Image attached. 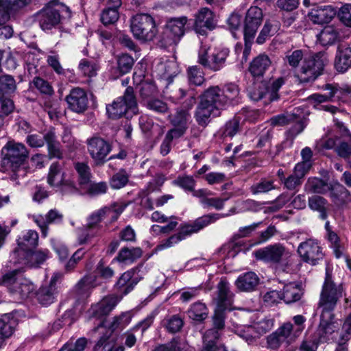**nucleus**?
Returning a JSON list of instances; mask_svg holds the SVG:
<instances>
[{"mask_svg": "<svg viewBox=\"0 0 351 351\" xmlns=\"http://www.w3.org/2000/svg\"><path fill=\"white\" fill-rule=\"evenodd\" d=\"M344 289L342 284H337L333 282L330 275L326 271V276L319 302V310L320 311V330L327 334L331 329L330 326L335 327V324L332 313L338 300L343 297Z\"/></svg>", "mask_w": 351, "mask_h": 351, "instance_id": "nucleus-2", "label": "nucleus"}, {"mask_svg": "<svg viewBox=\"0 0 351 351\" xmlns=\"http://www.w3.org/2000/svg\"><path fill=\"white\" fill-rule=\"evenodd\" d=\"M27 143L32 147H42L46 142L50 158H60L61 153L56 140L53 129H50L45 134L34 133L27 135Z\"/></svg>", "mask_w": 351, "mask_h": 351, "instance_id": "nucleus-13", "label": "nucleus"}, {"mask_svg": "<svg viewBox=\"0 0 351 351\" xmlns=\"http://www.w3.org/2000/svg\"><path fill=\"white\" fill-rule=\"evenodd\" d=\"M216 20L213 12L208 8H202L195 16V29L201 34L205 33L204 27L209 29L215 28Z\"/></svg>", "mask_w": 351, "mask_h": 351, "instance_id": "nucleus-30", "label": "nucleus"}, {"mask_svg": "<svg viewBox=\"0 0 351 351\" xmlns=\"http://www.w3.org/2000/svg\"><path fill=\"white\" fill-rule=\"evenodd\" d=\"M186 22L185 16L169 19L161 36L162 45L165 47L176 45L185 33Z\"/></svg>", "mask_w": 351, "mask_h": 351, "instance_id": "nucleus-12", "label": "nucleus"}, {"mask_svg": "<svg viewBox=\"0 0 351 351\" xmlns=\"http://www.w3.org/2000/svg\"><path fill=\"white\" fill-rule=\"evenodd\" d=\"M14 321L10 319V317L5 315L0 319V348L4 344L7 339L12 336L14 332Z\"/></svg>", "mask_w": 351, "mask_h": 351, "instance_id": "nucleus-46", "label": "nucleus"}, {"mask_svg": "<svg viewBox=\"0 0 351 351\" xmlns=\"http://www.w3.org/2000/svg\"><path fill=\"white\" fill-rule=\"evenodd\" d=\"M118 70L121 75L128 73L134 64V59L128 54H122L117 60Z\"/></svg>", "mask_w": 351, "mask_h": 351, "instance_id": "nucleus-61", "label": "nucleus"}, {"mask_svg": "<svg viewBox=\"0 0 351 351\" xmlns=\"http://www.w3.org/2000/svg\"><path fill=\"white\" fill-rule=\"evenodd\" d=\"M154 351H191V348L184 340L174 338L168 343L159 346Z\"/></svg>", "mask_w": 351, "mask_h": 351, "instance_id": "nucleus-48", "label": "nucleus"}, {"mask_svg": "<svg viewBox=\"0 0 351 351\" xmlns=\"http://www.w3.org/2000/svg\"><path fill=\"white\" fill-rule=\"evenodd\" d=\"M285 79L282 77L274 80L269 86L263 83L255 84L254 87L249 90V97L253 101H257L264 97L269 101L278 99V91L284 84Z\"/></svg>", "mask_w": 351, "mask_h": 351, "instance_id": "nucleus-16", "label": "nucleus"}, {"mask_svg": "<svg viewBox=\"0 0 351 351\" xmlns=\"http://www.w3.org/2000/svg\"><path fill=\"white\" fill-rule=\"evenodd\" d=\"M195 103V99L193 96L191 95L187 102V109L178 110L174 115L172 116L171 121L173 125V128L170 131L181 132L182 136L184 134L187 124L191 120V115L189 113V110L191 109Z\"/></svg>", "mask_w": 351, "mask_h": 351, "instance_id": "nucleus-24", "label": "nucleus"}, {"mask_svg": "<svg viewBox=\"0 0 351 351\" xmlns=\"http://www.w3.org/2000/svg\"><path fill=\"white\" fill-rule=\"evenodd\" d=\"M240 122H254L258 119L259 112L256 110L243 108L236 114Z\"/></svg>", "mask_w": 351, "mask_h": 351, "instance_id": "nucleus-64", "label": "nucleus"}, {"mask_svg": "<svg viewBox=\"0 0 351 351\" xmlns=\"http://www.w3.org/2000/svg\"><path fill=\"white\" fill-rule=\"evenodd\" d=\"M326 200L320 196L314 195L308 199V206L311 209L320 213L322 219H325Z\"/></svg>", "mask_w": 351, "mask_h": 351, "instance_id": "nucleus-57", "label": "nucleus"}, {"mask_svg": "<svg viewBox=\"0 0 351 351\" xmlns=\"http://www.w3.org/2000/svg\"><path fill=\"white\" fill-rule=\"evenodd\" d=\"M306 54H304L302 50H295L285 57V61L292 68H299L302 62H303Z\"/></svg>", "mask_w": 351, "mask_h": 351, "instance_id": "nucleus-63", "label": "nucleus"}, {"mask_svg": "<svg viewBox=\"0 0 351 351\" xmlns=\"http://www.w3.org/2000/svg\"><path fill=\"white\" fill-rule=\"evenodd\" d=\"M277 331L287 343L293 341L299 336L298 332H295L293 325L290 322L285 323Z\"/></svg>", "mask_w": 351, "mask_h": 351, "instance_id": "nucleus-54", "label": "nucleus"}, {"mask_svg": "<svg viewBox=\"0 0 351 351\" xmlns=\"http://www.w3.org/2000/svg\"><path fill=\"white\" fill-rule=\"evenodd\" d=\"M66 102L69 109L77 113H82L87 108L88 97L86 92L80 88H75L71 90L66 96Z\"/></svg>", "mask_w": 351, "mask_h": 351, "instance_id": "nucleus-27", "label": "nucleus"}, {"mask_svg": "<svg viewBox=\"0 0 351 351\" xmlns=\"http://www.w3.org/2000/svg\"><path fill=\"white\" fill-rule=\"evenodd\" d=\"M339 138L332 134H327L319 139L317 143V148L319 151L323 149H331L336 148Z\"/></svg>", "mask_w": 351, "mask_h": 351, "instance_id": "nucleus-58", "label": "nucleus"}, {"mask_svg": "<svg viewBox=\"0 0 351 351\" xmlns=\"http://www.w3.org/2000/svg\"><path fill=\"white\" fill-rule=\"evenodd\" d=\"M276 232V230L275 227L273 226H269L265 231L261 232L258 241L253 243H251L250 245V247L247 248H241L240 243L230 244L229 247L232 248V250L228 252V254L230 256H234L240 250H249L252 246L265 243L270 238H271L275 234Z\"/></svg>", "mask_w": 351, "mask_h": 351, "instance_id": "nucleus-38", "label": "nucleus"}, {"mask_svg": "<svg viewBox=\"0 0 351 351\" xmlns=\"http://www.w3.org/2000/svg\"><path fill=\"white\" fill-rule=\"evenodd\" d=\"M158 75L162 77L169 78L176 75L177 69L174 62H160L156 67Z\"/></svg>", "mask_w": 351, "mask_h": 351, "instance_id": "nucleus-52", "label": "nucleus"}, {"mask_svg": "<svg viewBox=\"0 0 351 351\" xmlns=\"http://www.w3.org/2000/svg\"><path fill=\"white\" fill-rule=\"evenodd\" d=\"M131 315L128 312L123 313L119 316L113 317L111 321H105L96 328L99 335H104L108 331L114 334L116 330H122L131 322Z\"/></svg>", "mask_w": 351, "mask_h": 351, "instance_id": "nucleus-25", "label": "nucleus"}, {"mask_svg": "<svg viewBox=\"0 0 351 351\" xmlns=\"http://www.w3.org/2000/svg\"><path fill=\"white\" fill-rule=\"evenodd\" d=\"M128 204L123 202H117L109 206H105L101 208L104 211V217L108 223H112L117 220L120 215L127 207Z\"/></svg>", "mask_w": 351, "mask_h": 351, "instance_id": "nucleus-44", "label": "nucleus"}, {"mask_svg": "<svg viewBox=\"0 0 351 351\" xmlns=\"http://www.w3.org/2000/svg\"><path fill=\"white\" fill-rule=\"evenodd\" d=\"M82 190L84 193H87L92 195H98L105 193L107 190V184L105 182L95 183L89 181L88 184H86Z\"/></svg>", "mask_w": 351, "mask_h": 351, "instance_id": "nucleus-60", "label": "nucleus"}, {"mask_svg": "<svg viewBox=\"0 0 351 351\" xmlns=\"http://www.w3.org/2000/svg\"><path fill=\"white\" fill-rule=\"evenodd\" d=\"M298 252L304 261L313 265H316L323 257L319 243L312 239L301 243L298 247Z\"/></svg>", "mask_w": 351, "mask_h": 351, "instance_id": "nucleus-19", "label": "nucleus"}, {"mask_svg": "<svg viewBox=\"0 0 351 351\" xmlns=\"http://www.w3.org/2000/svg\"><path fill=\"white\" fill-rule=\"evenodd\" d=\"M0 285L6 287L14 298L25 299L34 293V285L21 274L19 268L3 275L0 279Z\"/></svg>", "mask_w": 351, "mask_h": 351, "instance_id": "nucleus-4", "label": "nucleus"}, {"mask_svg": "<svg viewBox=\"0 0 351 351\" xmlns=\"http://www.w3.org/2000/svg\"><path fill=\"white\" fill-rule=\"evenodd\" d=\"M339 324H335V327L332 326H330L331 329L329 330L328 332L326 334L323 331H321L320 330V326H319V341L320 342H324L328 341H335L339 344V346L337 348L335 351H348L346 347L344 346L345 343L347 341H341L342 333L339 332V331L336 330V329L338 328Z\"/></svg>", "mask_w": 351, "mask_h": 351, "instance_id": "nucleus-39", "label": "nucleus"}, {"mask_svg": "<svg viewBox=\"0 0 351 351\" xmlns=\"http://www.w3.org/2000/svg\"><path fill=\"white\" fill-rule=\"evenodd\" d=\"M330 197L332 202L337 206L343 205L351 201L350 193L338 182L330 183Z\"/></svg>", "mask_w": 351, "mask_h": 351, "instance_id": "nucleus-36", "label": "nucleus"}, {"mask_svg": "<svg viewBox=\"0 0 351 351\" xmlns=\"http://www.w3.org/2000/svg\"><path fill=\"white\" fill-rule=\"evenodd\" d=\"M141 269H130L124 272L116 283L117 290L125 295L129 293L139 282L141 277L138 272Z\"/></svg>", "mask_w": 351, "mask_h": 351, "instance_id": "nucleus-26", "label": "nucleus"}, {"mask_svg": "<svg viewBox=\"0 0 351 351\" xmlns=\"http://www.w3.org/2000/svg\"><path fill=\"white\" fill-rule=\"evenodd\" d=\"M188 315L193 320L201 322L207 317L208 309L204 304L197 302L191 305Z\"/></svg>", "mask_w": 351, "mask_h": 351, "instance_id": "nucleus-51", "label": "nucleus"}, {"mask_svg": "<svg viewBox=\"0 0 351 351\" xmlns=\"http://www.w3.org/2000/svg\"><path fill=\"white\" fill-rule=\"evenodd\" d=\"M285 254V247L279 243L269 245L252 252L257 260L272 263H278Z\"/></svg>", "mask_w": 351, "mask_h": 351, "instance_id": "nucleus-22", "label": "nucleus"}, {"mask_svg": "<svg viewBox=\"0 0 351 351\" xmlns=\"http://www.w3.org/2000/svg\"><path fill=\"white\" fill-rule=\"evenodd\" d=\"M218 339L219 335L217 332L206 331L203 337L204 344L200 351H227L223 345L216 343Z\"/></svg>", "mask_w": 351, "mask_h": 351, "instance_id": "nucleus-42", "label": "nucleus"}, {"mask_svg": "<svg viewBox=\"0 0 351 351\" xmlns=\"http://www.w3.org/2000/svg\"><path fill=\"white\" fill-rule=\"evenodd\" d=\"M64 5L57 1L50 2L38 14L40 26L46 31L56 27L60 21V12Z\"/></svg>", "mask_w": 351, "mask_h": 351, "instance_id": "nucleus-17", "label": "nucleus"}, {"mask_svg": "<svg viewBox=\"0 0 351 351\" xmlns=\"http://www.w3.org/2000/svg\"><path fill=\"white\" fill-rule=\"evenodd\" d=\"M281 295L282 299L288 304L298 301L302 295L301 285L296 282L286 284Z\"/></svg>", "mask_w": 351, "mask_h": 351, "instance_id": "nucleus-40", "label": "nucleus"}, {"mask_svg": "<svg viewBox=\"0 0 351 351\" xmlns=\"http://www.w3.org/2000/svg\"><path fill=\"white\" fill-rule=\"evenodd\" d=\"M2 153L11 162L13 169L12 180H16L25 176L23 167L24 162L27 158L28 152L25 146L20 143L9 141L2 149Z\"/></svg>", "mask_w": 351, "mask_h": 351, "instance_id": "nucleus-7", "label": "nucleus"}, {"mask_svg": "<svg viewBox=\"0 0 351 351\" xmlns=\"http://www.w3.org/2000/svg\"><path fill=\"white\" fill-rule=\"evenodd\" d=\"M280 28V24L276 21H266L263 29H261L256 43L259 45L263 44L267 39L278 32Z\"/></svg>", "mask_w": 351, "mask_h": 351, "instance_id": "nucleus-47", "label": "nucleus"}, {"mask_svg": "<svg viewBox=\"0 0 351 351\" xmlns=\"http://www.w3.org/2000/svg\"><path fill=\"white\" fill-rule=\"evenodd\" d=\"M335 152L341 158L348 159L351 156V134L345 135L339 139Z\"/></svg>", "mask_w": 351, "mask_h": 351, "instance_id": "nucleus-50", "label": "nucleus"}, {"mask_svg": "<svg viewBox=\"0 0 351 351\" xmlns=\"http://www.w3.org/2000/svg\"><path fill=\"white\" fill-rule=\"evenodd\" d=\"M337 12L332 5H319L311 9L308 16L315 24L328 23L336 15Z\"/></svg>", "mask_w": 351, "mask_h": 351, "instance_id": "nucleus-28", "label": "nucleus"}, {"mask_svg": "<svg viewBox=\"0 0 351 351\" xmlns=\"http://www.w3.org/2000/svg\"><path fill=\"white\" fill-rule=\"evenodd\" d=\"M328 239L331 243L334 253L337 258H340L344 250L343 243L337 234L332 230H328Z\"/></svg>", "mask_w": 351, "mask_h": 351, "instance_id": "nucleus-59", "label": "nucleus"}, {"mask_svg": "<svg viewBox=\"0 0 351 351\" xmlns=\"http://www.w3.org/2000/svg\"><path fill=\"white\" fill-rule=\"evenodd\" d=\"M49 258L48 250H40L34 252L30 251L17 261H14V265L19 264L22 265H27L29 267H36L42 264Z\"/></svg>", "mask_w": 351, "mask_h": 351, "instance_id": "nucleus-34", "label": "nucleus"}, {"mask_svg": "<svg viewBox=\"0 0 351 351\" xmlns=\"http://www.w3.org/2000/svg\"><path fill=\"white\" fill-rule=\"evenodd\" d=\"M239 89L237 84H226L221 90L217 86L208 88L202 95L195 118L199 125H206L210 117H217L227 106L238 102Z\"/></svg>", "mask_w": 351, "mask_h": 351, "instance_id": "nucleus-1", "label": "nucleus"}, {"mask_svg": "<svg viewBox=\"0 0 351 351\" xmlns=\"http://www.w3.org/2000/svg\"><path fill=\"white\" fill-rule=\"evenodd\" d=\"M47 182L52 187L75 189V183L67 178L61 165L53 162L51 165L47 176Z\"/></svg>", "mask_w": 351, "mask_h": 351, "instance_id": "nucleus-21", "label": "nucleus"}, {"mask_svg": "<svg viewBox=\"0 0 351 351\" xmlns=\"http://www.w3.org/2000/svg\"><path fill=\"white\" fill-rule=\"evenodd\" d=\"M262 10L256 6L251 7L246 14L243 29L244 38L253 40L263 21Z\"/></svg>", "mask_w": 351, "mask_h": 351, "instance_id": "nucleus-20", "label": "nucleus"}, {"mask_svg": "<svg viewBox=\"0 0 351 351\" xmlns=\"http://www.w3.org/2000/svg\"><path fill=\"white\" fill-rule=\"evenodd\" d=\"M271 65V60L266 55L262 54L255 58L250 65V72L254 77L263 75Z\"/></svg>", "mask_w": 351, "mask_h": 351, "instance_id": "nucleus-41", "label": "nucleus"}, {"mask_svg": "<svg viewBox=\"0 0 351 351\" xmlns=\"http://www.w3.org/2000/svg\"><path fill=\"white\" fill-rule=\"evenodd\" d=\"M274 326V320L269 317H262L254 321L250 325L235 326L234 331L248 343H252L256 339L269 332Z\"/></svg>", "mask_w": 351, "mask_h": 351, "instance_id": "nucleus-10", "label": "nucleus"}, {"mask_svg": "<svg viewBox=\"0 0 351 351\" xmlns=\"http://www.w3.org/2000/svg\"><path fill=\"white\" fill-rule=\"evenodd\" d=\"M87 150L93 162L98 166L107 161V156L111 152L110 143L99 136L91 137L86 141Z\"/></svg>", "mask_w": 351, "mask_h": 351, "instance_id": "nucleus-15", "label": "nucleus"}, {"mask_svg": "<svg viewBox=\"0 0 351 351\" xmlns=\"http://www.w3.org/2000/svg\"><path fill=\"white\" fill-rule=\"evenodd\" d=\"M121 300V298L116 295L104 297L100 302L91 306L89 313L92 316L99 317L106 315L114 308Z\"/></svg>", "mask_w": 351, "mask_h": 351, "instance_id": "nucleus-29", "label": "nucleus"}, {"mask_svg": "<svg viewBox=\"0 0 351 351\" xmlns=\"http://www.w3.org/2000/svg\"><path fill=\"white\" fill-rule=\"evenodd\" d=\"M335 67L339 73H344L351 67V48L347 46L338 47L335 60Z\"/></svg>", "mask_w": 351, "mask_h": 351, "instance_id": "nucleus-35", "label": "nucleus"}, {"mask_svg": "<svg viewBox=\"0 0 351 351\" xmlns=\"http://www.w3.org/2000/svg\"><path fill=\"white\" fill-rule=\"evenodd\" d=\"M29 218L33 219L40 228L43 237H46L48 232L47 225L60 221L62 215L56 210H51L45 217L40 215H29Z\"/></svg>", "mask_w": 351, "mask_h": 351, "instance_id": "nucleus-32", "label": "nucleus"}, {"mask_svg": "<svg viewBox=\"0 0 351 351\" xmlns=\"http://www.w3.org/2000/svg\"><path fill=\"white\" fill-rule=\"evenodd\" d=\"M235 213V209L233 208L230 210V213L227 214H211L199 217L192 223L184 225L178 234L173 235L162 241L161 243L157 246L156 249L158 250H162L171 247L185 239L186 237L197 232L211 223L216 221L217 219L230 216Z\"/></svg>", "mask_w": 351, "mask_h": 351, "instance_id": "nucleus-3", "label": "nucleus"}, {"mask_svg": "<svg viewBox=\"0 0 351 351\" xmlns=\"http://www.w3.org/2000/svg\"><path fill=\"white\" fill-rule=\"evenodd\" d=\"M79 70L81 73L88 77H92L97 75L99 66L94 60H82L79 64Z\"/></svg>", "mask_w": 351, "mask_h": 351, "instance_id": "nucleus-53", "label": "nucleus"}, {"mask_svg": "<svg viewBox=\"0 0 351 351\" xmlns=\"http://www.w3.org/2000/svg\"><path fill=\"white\" fill-rule=\"evenodd\" d=\"M163 326L170 332L179 331L183 326L182 319L178 315H173L163 321Z\"/></svg>", "mask_w": 351, "mask_h": 351, "instance_id": "nucleus-62", "label": "nucleus"}, {"mask_svg": "<svg viewBox=\"0 0 351 351\" xmlns=\"http://www.w3.org/2000/svg\"><path fill=\"white\" fill-rule=\"evenodd\" d=\"M260 279L256 274L248 271L241 274L235 281L237 288L243 292H250L256 289Z\"/></svg>", "mask_w": 351, "mask_h": 351, "instance_id": "nucleus-33", "label": "nucleus"}, {"mask_svg": "<svg viewBox=\"0 0 351 351\" xmlns=\"http://www.w3.org/2000/svg\"><path fill=\"white\" fill-rule=\"evenodd\" d=\"M228 53L226 48L212 49L210 45L202 43L198 53V62L206 68L218 71L224 65Z\"/></svg>", "mask_w": 351, "mask_h": 351, "instance_id": "nucleus-11", "label": "nucleus"}, {"mask_svg": "<svg viewBox=\"0 0 351 351\" xmlns=\"http://www.w3.org/2000/svg\"><path fill=\"white\" fill-rule=\"evenodd\" d=\"M75 169L79 176V184L82 189L90 181V171L89 167L83 162L75 164Z\"/></svg>", "mask_w": 351, "mask_h": 351, "instance_id": "nucleus-55", "label": "nucleus"}, {"mask_svg": "<svg viewBox=\"0 0 351 351\" xmlns=\"http://www.w3.org/2000/svg\"><path fill=\"white\" fill-rule=\"evenodd\" d=\"M38 241V233L32 230L24 231L17 239V249L11 254L10 263L17 261L37 246Z\"/></svg>", "mask_w": 351, "mask_h": 351, "instance_id": "nucleus-18", "label": "nucleus"}, {"mask_svg": "<svg viewBox=\"0 0 351 351\" xmlns=\"http://www.w3.org/2000/svg\"><path fill=\"white\" fill-rule=\"evenodd\" d=\"M56 288L43 287L37 293V298L40 304L47 306L53 302Z\"/></svg>", "mask_w": 351, "mask_h": 351, "instance_id": "nucleus-56", "label": "nucleus"}, {"mask_svg": "<svg viewBox=\"0 0 351 351\" xmlns=\"http://www.w3.org/2000/svg\"><path fill=\"white\" fill-rule=\"evenodd\" d=\"M305 187L307 190L316 193H326L330 191V183L328 184L317 178H311L308 180Z\"/></svg>", "mask_w": 351, "mask_h": 351, "instance_id": "nucleus-49", "label": "nucleus"}, {"mask_svg": "<svg viewBox=\"0 0 351 351\" xmlns=\"http://www.w3.org/2000/svg\"><path fill=\"white\" fill-rule=\"evenodd\" d=\"M141 255L142 251L139 247H133L131 249L124 247L119 251L114 261H117L119 263L125 265H129L141 257Z\"/></svg>", "mask_w": 351, "mask_h": 351, "instance_id": "nucleus-43", "label": "nucleus"}, {"mask_svg": "<svg viewBox=\"0 0 351 351\" xmlns=\"http://www.w3.org/2000/svg\"><path fill=\"white\" fill-rule=\"evenodd\" d=\"M218 295L216 299L217 308L213 316V328L207 331H215L219 335V339L221 335V330L224 327L226 310H231L233 302V293L230 290V285L221 279L218 285Z\"/></svg>", "mask_w": 351, "mask_h": 351, "instance_id": "nucleus-5", "label": "nucleus"}, {"mask_svg": "<svg viewBox=\"0 0 351 351\" xmlns=\"http://www.w3.org/2000/svg\"><path fill=\"white\" fill-rule=\"evenodd\" d=\"M130 29L133 36L141 41L154 39L157 28L154 18L147 14H137L130 20Z\"/></svg>", "mask_w": 351, "mask_h": 351, "instance_id": "nucleus-9", "label": "nucleus"}, {"mask_svg": "<svg viewBox=\"0 0 351 351\" xmlns=\"http://www.w3.org/2000/svg\"><path fill=\"white\" fill-rule=\"evenodd\" d=\"M317 40L324 46L334 44L339 38V32L333 26H327L317 36Z\"/></svg>", "mask_w": 351, "mask_h": 351, "instance_id": "nucleus-45", "label": "nucleus"}, {"mask_svg": "<svg viewBox=\"0 0 351 351\" xmlns=\"http://www.w3.org/2000/svg\"><path fill=\"white\" fill-rule=\"evenodd\" d=\"M31 0H0V25L10 17V10H16L28 4Z\"/></svg>", "mask_w": 351, "mask_h": 351, "instance_id": "nucleus-37", "label": "nucleus"}, {"mask_svg": "<svg viewBox=\"0 0 351 351\" xmlns=\"http://www.w3.org/2000/svg\"><path fill=\"white\" fill-rule=\"evenodd\" d=\"M326 62L327 60L324 53L306 54L300 66L296 71V77L300 82L314 81L322 74Z\"/></svg>", "mask_w": 351, "mask_h": 351, "instance_id": "nucleus-6", "label": "nucleus"}, {"mask_svg": "<svg viewBox=\"0 0 351 351\" xmlns=\"http://www.w3.org/2000/svg\"><path fill=\"white\" fill-rule=\"evenodd\" d=\"M108 117L111 119H119L123 115L127 118L137 113V104L134 95L133 89L127 88L123 96L118 97L112 104L106 106Z\"/></svg>", "mask_w": 351, "mask_h": 351, "instance_id": "nucleus-8", "label": "nucleus"}, {"mask_svg": "<svg viewBox=\"0 0 351 351\" xmlns=\"http://www.w3.org/2000/svg\"><path fill=\"white\" fill-rule=\"evenodd\" d=\"M104 213L101 208L93 212L88 218L86 226L77 230V241L79 245L85 244L98 236L101 228L100 223L105 220Z\"/></svg>", "mask_w": 351, "mask_h": 351, "instance_id": "nucleus-14", "label": "nucleus"}, {"mask_svg": "<svg viewBox=\"0 0 351 351\" xmlns=\"http://www.w3.org/2000/svg\"><path fill=\"white\" fill-rule=\"evenodd\" d=\"M322 88L324 90H328V95L316 93L313 94L308 97L309 103H311L316 108H318L317 106L320 104L331 101L332 99L335 97V89L331 84H325L323 86ZM319 109L329 112L332 114H335L337 112H341V111L337 107L332 105L321 106Z\"/></svg>", "mask_w": 351, "mask_h": 351, "instance_id": "nucleus-23", "label": "nucleus"}, {"mask_svg": "<svg viewBox=\"0 0 351 351\" xmlns=\"http://www.w3.org/2000/svg\"><path fill=\"white\" fill-rule=\"evenodd\" d=\"M99 339L94 347V351H125L121 345L116 343L117 337L108 331L104 335H99Z\"/></svg>", "mask_w": 351, "mask_h": 351, "instance_id": "nucleus-31", "label": "nucleus"}]
</instances>
